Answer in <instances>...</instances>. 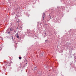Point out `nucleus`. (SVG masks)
<instances>
[{"label":"nucleus","mask_w":76,"mask_h":76,"mask_svg":"<svg viewBox=\"0 0 76 76\" xmlns=\"http://www.w3.org/2000/svg\"><path fill=\"white\" fill-rule=\"evenodd\" d=\"M44 18V16L43 17V18Z\"/></svg>","instance_id":"nucleus-6"},{"label":"nucleus","mask_w":76,"mask_h":76,"mask_svg":"<svg viewBox=\"0 0 76 76\" xmlns=\"http://www.w3.org/2000/svg\"><path fill=\"white\" fill-rule=\"evenodd\" d=\"M17 37L19 38V36L18 35V34H17Z\"/></svg>","instance_id":"nucleus-3"},{"label":"nucleus","mask_w":76,"mask_h":76,"mask_svg":"<svg viewBox=\"0 0 76 76\" xmlns=\"http://www.w3.org/2000/svg\"><path fill=\"white\" fill-rule=\"evenodd\" d=\"M15 33H16V32L15 31H14Z\"/></svg>","instance_id":"nucleus-5"},{"label":"nucleus","mask_w":76,"mask_h":76,"mask_svg":"<svg viewBox=\"0 0 76 76\" xmlns=\"http://www.w3.org/2000/svg\"><path fill=\"white\" fill-rule=\"evenodd\" d=\"M41 55L42 56H43V54H42V53Z\"/></svg>","instance_id":"nucleus-4"},{"label":"nucleus","mask_w":76,"mask_h":76,"mask_svg":"<svg viewBox=\"0 0 76 76\" xmlns=\"http://www.w3.org/2000/svg\"><path fill=\"white\" fill-rule=\"evenodd\" d=\"M19 59H20V60H21V59H22V57H19Z\"/></svg>","instance_id":"nucleus-2"},{"label":"nucleus","mask_w":76,"mask_h":76,"mask_svg":"<svg viewBox=\"0 0 76 76\" xmlns=\"http://www.w3.org/2000/svg\"><path fill=\"white\" fill-rule=\"evenodd\" d=\"M37 66H34L33 70H34V71H37Z\"/></svg>","instance_id":"nucleus-1"},{"label":"nucleus","mask_w":76,"mask_h":76,"mask_svg":"<svg viewBox=\"0 0 76 76\" xmlns=\"http://www.w3.org/2000/svg\"><path fill=\"white\" fill-rule=\"evenodd\" d=\"M46 68H47V67H46Z\"/></svg>","instance_id":"nucleus-7"}]
</instances>
